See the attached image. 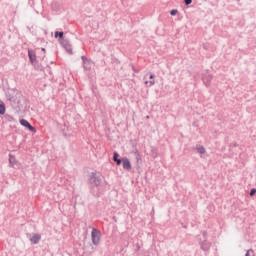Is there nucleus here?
<instances>
[{
	"mask_svg": "<svg viewBox=\"0 0 256 256\" xmlns=\"http://www.w3.org/2000/svg\"><path fill=\"white\" fill-rule=\"evenodd\" d=\"M6 98L8 101H10L11 105L15 107V109H18V111H21V109L27 105V98L23 96V93H21L19 90H16L14 94H6Z\"/></svg>",
	"mask_w": 256,
	"mask_h": 256,
	"instance_id": "nucleus-1",
	"label": "nucleus"
},
{
	"mask_svg": "<svg viewBox=\"0 0 256 256\" xmlns=\"http://www.w3.org/2000/svg\"><path fill=\"white\" fill-rule=\"evenodd\" d=\"M102 181L101 175H98L96 170L91 172L87 178L88 185H94L95 187H100Z\"/></svg>",
	"mask_w": 256,
	"mask_h": 256,
	"instance_id": "nucleus-2",
	"label": "nucleus"
},
{
	"mask_svg": "<svg viewBox=\"0 0 256 256\" xmlns=\"http://www.w3.org/2000/svg\"><path fill=\"white\" fill-rule=\"evenodd\" d=\"M198 238V244L200 246L201 251H203L205 256H209V253H211V246L213 245L209 240H203L199 236Z\"/></svg>",
	"mask_w": 256,
	"mask_h": 256,
	"instance_id": "nucleus-3",
	"label": "nucleus"
},
{
	"mask_svg": "<svg viewBox=\"0 0 256 256\" xmlns=\"http://www.w3.org/2000/svg\"><path fill=\"white\" fill-rule=\"evenodd\" d=\"M91 239L95 247L99 246V244L101 243V231L97 228H92Z\"/></svg>",
	"mask_w": 256,
	"mask_h": 256,
	"instance_id": "nucleus-4",
	"label": "nucleus"
},
{
	"mask_svg": "<svg viewBox=\"0 0 256 256\" xmlns=\"http://www.w3.org/2000/svg\"><path fill=\"white\" fill-rule=\"evenodd\" d=\"M19 123L22 127H25V129H28L30 133H37V128L35 126L31 125L29 121H27L25 118H21L19 120Z\"/></svg>",
	"mask_w": 256,
	"mask_h": 256,
	"instance_id": "nucleus-5",
	"label": "nucleus"
},
{
	"mask_svg": "<svg viewBox=\"0 0 256 256\" xmlns=\"http://www.w3.org/2000/svg\"><path fill=\"white\" fill-rule=\"evenodd\" d=\"M81 60L84 71H91V68L93 67V60L88 59L85 55L81 56Z\"/></svg>",
	"mask_w": 256,
	"mask_h": 256,
	"instance_id": "nucleus-6",
	"label": "nucleus"
},
{
	"mask_svg": "<svg viewBox=\"0 0 256 256\" xmlns=\"http://www.w3.org/2000/svg\"><path fill=\"white\" fill-rule=\"evenodd\" d=\"M60 44L65 49V51H67L69 55H73V48H71V42H69V40L64 39L60 41Z\"/></svg>",
	"mask_w": 256,
	"mask_h": 256,
	"instance_id": "nucleus-7",
	"label": "nucleus"
},
{
	"mask_svg": "<svg viewBox=\"0 0 256 256\" xmlns=\"http://www.w3.org/2000/svg\"><path fill=\"white\" fill-rule=\"evenodd\" d=\"M202 81L206 87L211 85V81H213V76L209 73L202 74Z\"/></svg>",
	"mask_w": 256,
	"mask_h": 256,
	"instance_id": "nucleus-8",
	"label": "nucleus"
},
{
	"mask_svg": "<svg viewBox=\"0 0 256 256\" xmlns=\"http://www.w3.org/2000/svg\"><path fill=\"white\" fill-rule=\"evenodd\" d=\"M89 191L93 197H96V198L101 197V190H99V187L94 185H89Z\"/></svg>",
	"mask_w": 256,
	"mask_h": 256,
	"instance_id": "nucleus-9",
	"label": "nucleus"
},
{
	"mask_svg": "<svg viewBox=\"0 0 256 256\" xmlns=\"http://www.w3.org/2000/svg\"><path fill=\"white\" fill-rule=\"evenodd\" d=\"M122 167H123L124 171H131V169H132L131 160H129V158H127V157H123Z\"/></svg>",
	"mask_w": 256,
	"mask_h": 256,
	"instance_id": "nucleus-10",
	"label": "nucleus"
},
{
	"mask_svg": "<svg viewBox=\"0 0 256 256\" xmlns=\"http://www.w3.org/2000/svg\"><path fill=\"white\" fill-rule=\"evenodd\" d=\"M28 59L32 65L37 61V54L31 48H28Z\"/></svg>",
	"mask_w": 256,
	"mask_h": 256,
	"instance_id": "nucleus-11",
	"label": "nucleus"
},
{
	"mask_svg": "<svg viewBox=\"0 0 256 256\" xmlns=\"http://www.w3.org/2000/svg\"><path fill=\"white\" fill-rule=\"evenodd\" d=\"M112 159L118 167H119V165L123 164V157L119 158V152H117V151L113 152V158Z\"/></svg>",
	"mask_w": 256,
	"mask_h": 256,
	"instance_id": "nucleus-12",
	"label": "nucleus"
},
{
	"mask_svg": "<svg viewBox=\"0 0 256 256\" xmlns=\"http://www.w3.org/2000/svg\"><path fill=\"white\" fill-rule=\"evenodd\" d=\"M39 241H41V234H33L30 238L32 245H39Z\"/></svg>",
	"mask_w": 256,
	"mask_h": 256,
	"instance_id": "nucleus-13",
	"label": "nucleus"
},
{
	"mask_svg": "<svg viewBox=\"0 0 256 256\" xmlns=\"http://www.w3.org/2000/svg\"><path fill=\"white\" fill-rule=\"evenodd\" d=\"M55 39H59V41H64L65 40V33L63 31H56L54 33Z\"/></svg>",
	"mask_w": 256,
	"mask_h": 256,
	"instance_id": "nucleus-14",
	"label": "nucleus"
},
{
	"mask_svg": "<svg viewBox=\"0 0 256 256\" xmlns=\"http://www.w3.org/2000/svg\"><path fill=\"white\" fill-rule=\"evenodd\" d=\"M135 161H136V167L137 169H139V167H141V163L143 162V160L141 159V154H139V151L135 152Z\"/></svg>",
	"mask_w": 256,
	"mask_h": 256,
	"instance_id": "nucleus-15",
	"label": "nucleus"
},
{
	"mask_svg": "<svg viewBox=\"0 0 256 256\" xmlns=\"http://www.w3.org/2000/svg\"><path fill=\"white\" fill-rule=\"evenodd\" d=\"M4 121H6V123H17L15 117L9 114H4Z\"/></svg>",
	"mask_w": 256,
	"mask_h": 256,
	"instance_id": "nucleus-16",
	"label": "nucleus"
},
{
	"mask_svg": "<svg viewBox=\"0 0 256 256\" xmlns=\"http://www.w3.org/2000/svg\"><path fill=\"white\" fill-rule=\"evenodd\" d=\"M9 165L10 167H15V165H17V158L12 154H9Z\"/></svg>",
	"mask_w": 256,
	"mask_h": 256,
	"instance_id": "nucleus-17",
	"label": "nucleus"
},
{
	"mask_svg": "<svg viewBox=\"0 0 256 256\" xmlns=\"http://www.w3.org/2000/svg\"><path fill=\"white\" fill-rule=\"evenodd\" d=\"M6 111H7V107L5 106L3 101H0V115H5Z\"/></svg>",
	"mask_w": 256,
	"mask_h": 256,
	"instance_id": "nucleus-18",
	"label": "nucleus"
},
{
	"mask_svg": "<svg viewBox=\"0 0 256 256\" xmlns=\"http://www.w3.org/2000/svg\"><path fill=\"white\" fill-rule=\"evenodd\" d=\"M196 149H197V151L200 155H205L206 150H205V147L203 145L197 146Z\"/></svg>",
	"mask_w": 256,
	"mask_h": 256,
	"instance_id": "nucleus-19",
	"label": "nucleus"
},
{
	"mask_svg": "<svg viewBox=\"0 0 256 256\" xmlns=\"http://www.w3.org/2000/svg\"><path fill=\"white\" fill-rule=\"evenodd\" d=\"M202 241H209V233L207 230L202 231Z\"/></svg>",
	"mask_w": 256,
	"mask_h": 256,
	"instance_id": "nucleus-20",
	"label": "nucleus"
},
{
	"mask_svg": "<svg viewBox=\"0 0 256 256\" xmlns=\"http://www.w3.org/2000/svg\"><path fill=\"white\" fill-rule=\"evenodd\" d=\"M245 256H255V252L253 251V249H249L248 251H246Z\"/></svg>",
	"mask_w": 256,
	"mask_h": 256,
	"instance_id": "nucleus-21",
	"label": "nucleus"
},
{
	"mask_svg": "<svg viewBox=\"0 0 256 256\" xmlns=\"http://www.w3.org/2000/svg\"><path fill=\"white\" fill-rule=\"evenodd\" d=\"M177 13H179V10H177V9H172V10L170 11V15H171L172 17H175V15H177Z\"/></svg>",
	"mask_w": 256,
	"mask_h": 256,
	"instance_id": "nucleus-22",
	"label": "nucleus"
},
{
	"mask_svg": "<svg viewBox=\"0 0 256 256\" xmlns=\"http://www.w3.org/2000/svg\"><path fill=\"white\" fill-rule=\"evenodd\" d=\"M249 195L250 197H254V195H256V188H251Z\"/></svg>",
	"mask_w": 256,
	"mask_h": 256,
	"instance_id": "nucleus-23",
	"label": "nucleus"
},
{
	"mask_svg": "<svg viewBox=\"0 0 256 256\" xmlns=\"http://www.w3.org/2000/svg\"><path fill=\"white\" fill-rule=\"evenodd\" d=\"M147 83H149V87H153V85H155V80L145 81V85H147Z\"/></svg>",
	"mask_w": 256,
	"mask_h": 256,
	"instance_id": "nucleus-24",
	"label": "nucleus"
},
{
	"mask_svg": "<svg viewBox=\"0 0 256 256\" xmlns=\"http://www.w3.org/2000/svg\"><path fill=\"white\" fill-rule=\"evenodd\" d=\"M193 3V0H184V5H186V7H189V5H191Z\"/></svg>",
	"mask_w": 256,
	"mask_h": 256,
	"instance_id": "nucleus-25",
	"label": "nucleus"
},
{
	"mask_svg": "<svg viewBox=\"0 0 256 256\" xmlns=\"http://www.w3.org/2000/svg\"><path fill=\"white\" fill-rule=\"evenodd\" d=\"M232 147H239V144H237V142H233V143L230 144V149Z\"/></svg>",
	"mask_w": 256,
	"mask_h": 256,
	"instance_id": "nucleus-26",
	"label": "nucleus"
},
{
	"mask_svg": "<svg viewBox=\"0 0 256 256\" xmlns=\"http://www.w3.org/2000/svg\"><path fill=\"white\" fill-rule=\"evenodd\" d=\"M132 71H133L134 73H139V70H137V68H135V66H133V65H132Z\"/></svg>",
	"mask_w": 256,
	"mask_h": 256,
	"instance_id": "nucleus-27",
	"label": "nucleus"
},
{
	"mask_svg": "<svg viewBox=\"0 0 256 256\" xmlns=\"http://www.w3.org/2000/svg\"><path fill=\"white\" fill-rule=\"evenodd\" d=\"M149 79H150V80H154V79H155V74L151 73V74L149 75Z\"/></svg>",
	"mask_w": 256,
	"mask_h": 256,
	"instance_id": "nucleus-28",
	"label": "nucleus"
},
{
	"mask_svg": "<svg viewBox=\"0 0 256 256\" xmlns=\"http://www.w3.org/2000/svg\"><path fill=\"white\" fill-rule=\"evenodd\" d=\"M141 246L139 245V243L136 244V251H140Z\"/></svg>",
	"mask_w": 256,
	"mask_h": 256,
	"instance_id": "nucleus-29",
	"label": "nucleus"
},
{
	"mask_svg": "<svg viewBox=\"0 0 256 256\" xmlns=\"http://www.w3.org/2000/svg\"><path fill=\"white\" fill-rule=\"evenodd\" d=\"M181 226L183 227V229H187V225L181 223Z\"/></svg>",
	"mask_w": 256,
	"mask_h": 256,
	"instance_id": "nucleus-30",
	"label": "nucleus"
},
{
	"mask_svg": "<svg viewBox=\"0 0 256 256\" xmlns=\"http://www.w3.org/2000/svg\"><path fill=\"white\" fill-rule=\"evenodd\" d=\"M41 50L43 51V53H45V51H46L45 48H42Z\"/></svg>",
	"mask_w": 256,
	"mask_h": 256,
	"instance_id": "nucleus-31",
	"label": "nucleus"
}]
</instances>
